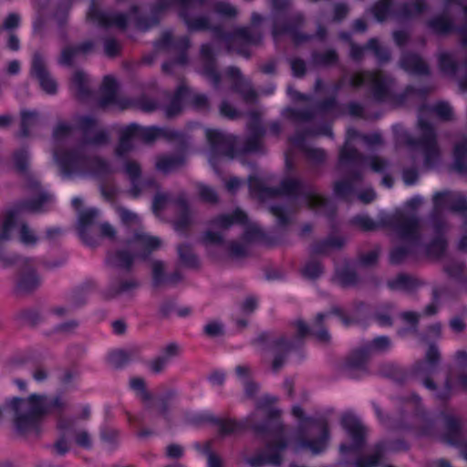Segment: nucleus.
<instances>
[{"label": "nucleus", "mask_w": 467, "mask_h": 467, "mask_svg": "<svg viewBox=\"0 0 467 467\" xmlns=\"http://www.w3.org/2000/svg\"><path fill=\"white\" fill-rule=\"evenodd\" d=\"M57 407V400L36 394L27 399H13L7 405L16 430L22 433L36 431L40 419Z\"/></svg>", "instance_id": "f257e3e1"}, {"label": "nucleus", "mask_w": 467, "mask_h": 467, "mask_svg": "<svg viewBox=\"0 0 467 467\" xmlns=\"http://www.w3.org/2000/svg\"><path fill=\"white\" fill-rule=\"evenodd\" d=\"M32 72L33 75L38 79L40 86L46 92L52 93L55 91L57 87L56 82L47 73L40 61H34Z\"/></svg>", "instance_id": "f03ea898"}, {"label": "nucleus", "mask_w": 467, "mask_h": 467, "mask_svg": "<svg viewBox=\"0 0 467 467\" xmlns=\"http://www.w3.org/2000/svg\"><path fill=\"white\" fill-rule=\"evenodd\" d=\"M16 225V216L12 212L5 213L0 218V241L9 238L12 229Z\"/></svg>", "instance_id": "7ed1b4c3"}, {"label": "nucleus", "mask_w": 467, "mask_h": 467, "mask_svg": "<svg viewBox=\"0 0 467 467\" xmlns=\"http://www.w3.org/2000/svg\"><path fill=\"white\" fill-rule=\"evenodd\" d=\"M18 227V234H19V239L22 243L26 244H33L36 241V235L34 233L28 229L25 224H19Z\"/></svg>", "instance_id": "20e7f679"}, {"label": "nucleus", "mask_w": 467, "mask_h": 467, "mask_svg": "<svg viewBox=\"0 0 467 467\" xmlns=\"http://www.w3.org/2000/svg\"><path fill=\"white\" fill-rule=\"evenodd\" d=\"M204 331L209 336H217L222 333L223 326L218 321H212L205 326Z\"/></svg>", "instance_id": "39448f33"}, {"label": "nucleus", "mask_w": 467, "mask_h": 467, "mask_svg": "<svg viewBox=\"0 0 467 467\" xmlns=\"http://www.w3.org/2000/svg\"><path fill=\"white\" fill-rule=\"evenodd\" d=\"M139 244L142 247L155 248L159 246L160 241L156 237L143 235L140 238Z\"/></svg>", "instance_id": "423d86ee"}, {"label": "nucleus", "mask_w": 467, "mask_h": 467, "mask_svg": "<svg viewBox=\"0 0 467 467\" xmlns=\"http://www.w3.org/2000/svg\"><path fill=\"white\" fill-rule=\"evenodd\" d=\"M19 16L16 14L9 15L4 21L3 27L11 30L19 25Z\"/></svg>", "instance_id": "0eeeda50"}, {"label": "nucleus", "mask_w": 467, "mask_h": 467, "mask_svg": "<svg viewBox=\"0 0 467 467\" xmlns=\"http://www.w3.org/2000/svg\"><path fill=\"white\" fill-rule=\"evenodd\" d=\"M76 441L81 446H88L90 444V437L85 431H79L76 434Z\"/></svg>", "instance_id": "6e6552de"}, {"label": "nucleus", "mask_w": 467, "mask_h": 467, "mask_svg": "<svg viewBox=\"0 0 467 467\" xmlns=\"http://www.w3.org/2000/svg\"><path fill=\"white\" fill-rule=\"evenodd\" d=\"M167 454L170 457L177 458L182 454V448L179 445H169L166 450Z\"/></svg>", "instance_id": "1a4fd4ad"}, {"label": "nucleus", "mask_w": 467, "mask_h": 467, "mask_svg": "<svg viewBox=\"0 0 467 467\" xmlns=\"http://www.w3.org/2000/svg\"><path fill=\"white\" fill-rule=\"evenodd\" d=\"M256 306V302L253 298H249L245 300V302L243 305V311L244 313L252 311Z\"/></svg>", "instance_id": "9d476101"}, {"label": "nucleus", "mask_w": 467, "mask_h": 467, "mask_svg": "<svg viewBox=\"0 0 467 467\" xmlns=\"http://www.w3.org/2000/svg\"><path fill=\"white\" fill-rule=\"evenodd\" d=\"M177 351H178V348L176 346H174V345L169 346L163 354V358L167 359V358L176 355Z\"/></svg>", "instance_id": "9b49d317"}, {"label": "nucleus", "mask_w": 467, "mask_h": 467, "mask_svg": "<svg viewBox=\"0 0 467 467\" xmlns=\"http://www.w3.org/2000/svg\"><path fill=\"white\" fill-rule=\"evenodd\" d=\"M130 386L136 390H140L143 388V381L140 379H132L130 380Z\"/></svg>", "instance_id": "f8f14e48"}, {"label": "nucleus", "mask_w": 467, "mask_h": 467, "mask_svg": "<svg viewBox=\"0 0 467 467\" xmlns=\"http://www.w3.org/2000/svg\"><path fill=\"white\" fill-rule=\"evenodd\" d=\"M19 69V64L16 61H12L8 64L7 70L11 74H15Z\"/></svg>", "instance_id": "ddd939ff"}, {"label": "nucleus", "mask_w": 467, "mask_h": 467, "mask_svg": "<svg viewBox=\"0 0 467 467\" xmlns=\"http://www.w3.org/2000/svg\"><path fill=\"white\" fill-rule=\"evenodd\" d=\"M208 464L209 467H218L220 464V460L214 455H210L208 458Z\"/></svg>", "instance_id": "4468645a"}, {"label": "nucleus", "mask_w": 467, "mask_h": 467, "mask_svg": "<svg viewBox=\"0 0 467 467\" xmlns=\"http://www.w3.org/2000/svg\"><path fill=\"white\" fill-rule=\"evenodd\" d=\"M363 360H364V357L363 356H362V360H360V361L357 360L355 357H352L350 361H349V365L351 367H358V366H360L362 364Z\"/></svg>", "instance_id": "2eb2a0df"}, {"label": "nucleus", "mask_w": 467, "mask_h": 467, "mask_svg": "<svg viewBox=\"0 0 467 467\" xmlns=\"http://www.w3.org/2000/svg\"><path fill=\"white\" fill-rule=\"evenodd\" d=\"M124 328H125L124 324H122L120 322H117L114 324V330L119 334L122 333Z\"/></svg>", "instance_id": "dca6fc26"}, {"label": "nucleus", "mask_w": 467, "mask_h": 467, "mask_svg": "<svg viewBox=\"0 0 467 467\" xmlns=\"http://www.w3.org/2000/svg\"><path fill=\"white\" fill-rule=\"evenodd\" d=\"M18 46L17 39L15 38V36H11L9 40V47L13 49H16Z\"/></svg>", "instance_id": "f3484780"}, {"label": "nucleus", "mask_w": 467, "mask_h": 467, "mask_svg": "<svg viewBox=\"0 0 467 467\" xmlns=\"http://www.w3.org/2000/svg\"><path fill=\"white\" fill-rule=\"evenodd\" d=\"M9 120H10V119L8 117H5V116L0 117V126L6 125L7 123H9Z\"/></svg>", "instance_id": "a211bd4d"}, {"label": "nucleus", "mask_w": 467, "mask_h": 467, "mask_svg": "<svg viewBox=\"0 0 467 467\" xmlns=\"http://www.w3.org/2000/svg\"><path fill=\"white\" fill-rule=\"evenodd\" d=\"M16 383L20 389H23L25 386V383L22 380H16Z\"/></svg>", "instance_id": "6ab92c4d"}, {"label": "nucleus", "mask_w": 467, "mask_h": 467, "mask_svg": "<svg viewBox=\"0 0 467 467\" xmlns=\"http://www.w3.org/2000/svg\"><path fill=\"white\" fill-rule=\"evenodd\" d=\"M79 202H80V200H79V199H77V198H76V199H73V203H74V205H77Z\"/></svg>", "instance_id": "aec40b11"}, {"label": "nucleus", "mask_w": 467, "mask_h": 467, "mask_svg": "<svg viewBox=\"0 0 467 467\" xmlns=\"http://www.w3.org/2000/svg\"><path fill=\"white\" fill-rule=\"evenodd\" d=\"M299 412H300V410H299V409H297V408L294 409V413H295V414H297V413H299Z\"/></svg>", "instance_id": "412c9836"}, {"label": "nucleus", "mask_w": 467, "mask_h": 467, "mask_svg": "<svg viewBox=\"0 0 467 467\" xmlns=\"http://www.w3.org/2000/svg\"><path fill=\"white\" fill-rule=\"evenodd\" d=\"M123 215H124V216H126V218H128L130 214V213H128V212H124V213H123Z\"/></svg>", "instance_id": "4be33fe9"}, {"label": "nucleus", "mask_w": 467, "mask_h": 467, "mask_svg": "<svg viewBox=\"0 0 467 467\" xmlns=\"http://www.w3.org/2000/svg\"><path fill=\"white\" fill-rule=\"evenodd\" d=\"M94 214H95V212H94V211H90V212H88V215H89V216H93Z\"/></svg>", "instance_id": "5701e85b"}, {"label": "nucleus", "mask_w": 467, "mask_h": 467, "mask_svg": "<svg viewBox=\"0 0 467 467\" xmlns=\"http://www.w3.org/2000/svg\"><path fill=\"white\" fill-rule=\"evenodd\" d=\"M79 223H80L81 225L85 223V222H84V218H80V220H79Z\"/></svg>", "instance_id": "b1692460"}, {"label": "nucleus", "mask_w": 467, "mask_h": 467, "mask_svg": "<svg viewBox=\"0 0 467 467\" xmlns=\"http://www.w3.org/2000/svg\"><path fill=\"white\" fill-rule=\"evenodd\" d=\"M237 220H238V221H239V220H242V215H241V213H238V218H237Z\"/></svg>", "instance_id": "393cba45"}]
</instances>
